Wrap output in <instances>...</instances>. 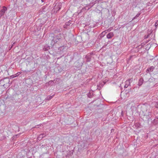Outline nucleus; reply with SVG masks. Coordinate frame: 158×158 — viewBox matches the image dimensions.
<instances>
[{"label": "nucleus", "mask_w": 158, "mask_h": 158, "mask_svg": "<svg viewBox=\"0 0 158 158\" xmlns=\"http://www.w3.org/2000/svg\"><path fill=\"white\" fill-rule=\"evenodd\" d=\"M61 35L60 34H59L55 37L52 36L53 39H52V42L51 43L52 45H53L54 44L56 43L60 42L61 40Z\"/></svg>", "instance_id": "1"}, {"label": "nucleus", "mask_w": 158, "mask_h": 158, "mask_svg": "<svg viewBox=\"0 0 158 158\" xmlns=\"http://www.w3.org/2000/svg\"><path fill=\"white\" fill-rule=\"evenodd\" d=\"M132 79H130L126 81L125 82V85H124V88H127L129 85H130L131 81H132Z\"/></svg>", "instance_id": "2"}, {"label": "nucleus", "mask_w": 158, "mask_h": 158, "mask_svg": "<svg viewBox=\"0 0 158 158\" xmlns=\"http://www.w3.org/2000/svg\"><path fill=\"white\" fill-rule=\"evenodd\" d=\"M154 69L153 66H152L149 68L147 69L146 70V72L148 73H150V72H152Z\"/></svg>", "instance_id": "3"}, {"label": "nucleus", "mask_w": 158, "mask_h": 158, "mask_svg": "<svg viewBox=\"0 0 158 158\" xmlns=\"http://www.w3.org/2000/svg\"><path fill=\"white\" fill-rule=\"evenodd\" d=\"M143 78H140L139 80L138 85L139 86H141L143 83Z\"/></svg>", "instance_id": "4"}, {"label": "nucleus", "mask_w": 158, "mask_h": 158, "mask_svg": "<svg viewBox=\"0 0 158 158\" xmlns=\"http://www.w3.org/2000/svg\"><path fill=\"white\" fill-rule=\"evenodd\" d=\"M7 10V8L5 6L2 7V9L0 11L3 13L4 14L5 12Z\"/></svg>", "instance_id": "5"}, {"label": "nucleus", "mask_w": 158, "mask_h": 158, "mask_svg": "<svg viewBox=\"0 0 158 158\" xmlns=\"http://www.w3.org/2000/svg\"><path fill=\"white\" fill-rule=\"evenodd\" d=\"M50 47L47 45H45L43 48V49L44 51H47L50 49Z\"/></svg>", "instance_id": "6"}, {"label": "nucleus", "mask_w": 158, "mask_h": 158, "mask_svg": "<svg viewBox=\"0 0 158 158\" xmlns=\"http://www.w3.org/2000/svg\"><path fill=\"white\" fill-rule=\"evenodd\" d=\"M108 31V30H106L105 31L102 32V33L100 35V36L101 37L104 36L105 35V34Z\"/></svg>", "instance_id": "7"}, {"label": "nucleus", "mask_w": 158, "mask_h": 158, "mask_svg": "<svg viewBox=\"0 0 158 158\" xmlns=\"http://www.w3.org/2000/svg\"><path fill=\"white\" fill-rule=\"evenodd\" d=\"M135 126L136 128H140V125L139 123H136L135 124Z\"/></svg>", "instance_id": "8"}, {"label": "nucleus", "mask_w": 158, "mask_h": 158, "mask_svg": "<svg viewBox=\"0 0 158 158\" xmlns=\"http://www.w3.org/2000/svg\"><path fill=\"white\" fill-rule=\"evenodd\" d=\"M54 96V95H53L52 96L49 95L46 98V100H49L51 99Z\"/></svg>", "instance_id": "9"}, {"label": "nucleus", "mask_w": 158, "mask_h": 158, "mask_svg": "<svg viewBox=\"0 0 158 158\" xmlns=\"http://www.w3.org/2000/svg\"><path fill=\"white\" fill-rule=\"evenodd\" d=\"M46 135L44 134H40L39 135V137L38 138H43L45 137Z\"/></svg>", "instance_id": "10"}, {"label": "nucleus", "mask_w": 158, "mask_h": 158, "mask_svg": "<svg viewBox=\"0 0 158 158\" xmlns=\"http://www.w3.org/2000/svg\"><path fill=\"white\" fill-rule=\"evenodd\" d=\"M85 58L86 59L87 62H89L90 60V58L89 56H86Z\"/></svg>", "instance_id": "11"}, {"label": "nucleus", "mask_w": 158, "mask_h": 158, "mask_svg": "<svg viewBox=\"0 0 158 158\" xmlns=\"http://www.w3.org/2000/svg\"><path fill=\"white\" fill-rule=\"evenodd\" d=\"M153 103L155 107L156 108H158V101L156 102H155L154 103Z\"/></svg>", "instance_id": "12"}, {"label": "nucleus", "mask_w": 158, "mask_h": 158, "mask_svg": "<svg viewBox=\"0 0 158 158\" xmlns=\"http://www.w3.org/2000/svg\"><path fill=\"white\" fill-rule=\"evenodd\" d=\"M113 35L114 34L112 32L109 33V39L111 38Z\"/></svg>", "instance_id": "13"}, {"label": "nucleus", "mask_w": 158, "mask_h": 158, "mask_svg": "<svg viewBox=\"0 0 158 158\" xmlns=\"http://www.w3.org/2000/svg\"><path fill=\"white\" fill-rule=\"evenodd\" d=\"M53 83V81H50L48 82V84L49 85H52Z\"/></svg>", "instance_id": "14"}, {"label": "nucleus", "mask_w": 158, "mask_h": 158, "mask_svg": "<svg viewBox=\"0 0 158 158\" xmlns=\"http://www.w3.org/2000/svg\"><path fill=\"white\" fill-rule=\"evenodd\" d=\"M114 133V130L113 129H112L111 130L110 134L111 135H112Z\"/></svg>", "instance_id": "15"}, {"label": "nucleus", "mask_w": 158, "mask_h": 158, "mask_svg": "<svg viewBox=\"0 0 158 158\" xmlns=\"http://www.w3.org/2000/svg\"><path fill=\"white\" fill-rule=\"evenodd\" d=\"M140 15V13H138L134 17V19H136Z\"/></svg>", "instance_id": "16"}, {"label": "nucleus", "mask_w": 158, "mask_h": 158, "mask_svg": "<svg viewBox=\"0 0 158 158\" xmlns=\"http://www.w3.org/2000/svg\"><path fill=\"white\" fill-rule=\"evenodd\" d=\"M61 3H60L58 4V10H60L61 8Z\"/></svg>", "instance_id": "17"}, {"label": "nucleus", "mask_w": 158, "mask_h": 158, "mask_svg": "<svg viewBox=\"0 0 158 158\" xmlns=\"http://www.w3.org/2000/svg\"><path fill=\"white\" fill-rule=\"evenodd\" d=\"M4 15V14L0 11V18Z\"/></svg>", "instance_id": "18"}, {"label": "nucleus", "mask_w": 158, "mask_h": 158, "mask_svg": "<svg viewBox=\"0 0 158 158\" xmlns=\"http://www.w3.org/2000/svg\"><path fill=\"white\" fill-rule=\"evenodd\" d=\"M21 73V72H19L17 73L15 75V76H18Z\"/></svg>", "instance_id": "19"}, {"label": "nucleus", "mask_w": 158, "mask_h": 158, "mask_svg": "<svg viewBox=\"0 0 158 158\" xmlns=\"http://www.w3.org/2000/svg\"><path fill=\"white\" fill-rule=\"evenodd\" d=\"M150 35L149 34H148V35L147 36H146V35L145 36V39H147V38H148L149 37V35Z\"/></svg>", "instance_id": "20"}, {"label": "nucleus", "mask_w": 158, "mask_h": 158, "mask_svg": "<svg viewBox=\"0 0 158 158\" xmlns=\"http://www.w3.org/2000/svg\"><path fill=\"white\" fill-rule=\"evenodd\" d=\"M155 25L156 27L158 26V20L155 23Z\"/></svg>", "instance_id": "21"}, {"label": "nucleus", "mask_w": 158, "mask_h": 158, "mask_svg": "<svg viewBox=\"0 0 158 158\" xmlns=\"http://www.w3.org/2000/svg\"><path fill=\"white\" fill-rule=\"evenodd\" d=\"M30 72V71H26V70L23 71V72L24 73H27V72Z\"/></svg>", "instance_id": "22"}, {"label": "nucleus", "mask_w": 158, "mask_h": 158, "mask_svg": "<svg viewBox=\"0 0 158 158\" xmlns=\"http://www.w3.org/2000/svg\"><path fill=\"white\" fill-rule=\"evenodd\" d=\"M106 37L107 38H109V33H108L107 34Z\"/></svg>", "instance_id": "23"}, {"label": "nucleus", "mask_w": 158, "mask_h": 158, "mask_svg": "<svg viewBox=\"0 0 158 158\" xmlns=\"http://www.w3.org/2000/svg\"><path fill=\"white\" fill-rule=\"evenodd\" d=\"M69 22H67V23H66V25H69Z\"/></svg>", "instance_id": "24"}, {"label": "nucleus", "mask_w": 158, "mask_h": 158, "mask_svg": "<svg viewBox=\"0 0 158 158\" xmlns=\"http://www.w3.org/2000/svg\"><path fill=\"white\" fill-rule=\"evenodd\" d=\"M141 45L142 46H143L144 45V44L143 43H142Z\"/></svg>", "instance_id": "25"}, {"label": "nucleus", "mask_w": 158, "mask_h": 158, "mask_svg": "<svg viewBox=\"0 0 158 158\" xmlns=\"http://www.w3.org/2000/svg\"><path fill=\"white\" fill-rule=\"evenodd\" d=\"M103 83H104V84H105L106 83V82H105L104 81L103 82Z\"/></svg>", "instance_id": "26"}, {"label": "nucleus", "mask_w": 158, "mask_h": 158, "mask_svg": "<svg viewBox=\"0 0 158 158\" xmlns=\"http://www.w3.org/2000/svg\"><path fill=\"white\" fill-rule=\"evenodd\" d=\"M53 35H51V37H52V36H53L54 37V36H53Z\"/></svg>", "instance_id": "27"}, {"label": "nucleus", "mask_w": 158, "mask_h": 158, "mask_svg": "<svg viewBox=\"0 0 158 158\" xmlns=\"http://www.w3.org/2000/svg\"><path fill=\"white\" fill-rule=\"evenodd\" d=\"M93 5H94V4H93V5H92L91 6V7H92V6H93Z\"/></svg>", "instance_id": "28"}, {"label": "nucleus", "mask_w": 158, "mask_h": 158, "mask_svg": "<svg viewBox=\"0 0 158 158\" xmlns=\"http://www.w3.org/2000/svg\"><path fill=\"white\" fill-rule=\"evenodd\" d=\"M88 6H89V5H88Z\"/></svg>", "instance_id": "29"}, {"label": "nucleus", "mask_w": 158, "mask_h": 158, "mask_svg": "<svg viewBox=\"0 0 158 158\" xmlns=\"http://www.w3.org/2000/svg\"><path fill=\"white\" fill-rule=\"evenodd\" d=\"M41 1H42V2H43V0H41Z\"/></svg>", "instance_id": "30"}, {"label": "nucleus", "mask_w": 158, "mask_h": 158, "mask_svg": "<svg viewBox=\"0 0 158 158\" xmlns=\"http://www.w3.org/2000/svg\"><path fill=\"white\" fill-rule=\"evenodd\" d=\"M91 3H90V4H89V5H91Z\"/></svg>", "instance_id": "31"}, {"label": "nucleus", "mask_w": 158, "mask_h": 158, "mask_svg": "<svg viewBox=\"0 0 158 158\" xmlns=\"http://www.w3.org/2000/svg\"><path fill=\"white\" fill-rule=\"evenodd\" d=\"M85 9V8H83V9H82V10H83V9Z\"/></svg>", "instance_id": "32"}]
</instances>
